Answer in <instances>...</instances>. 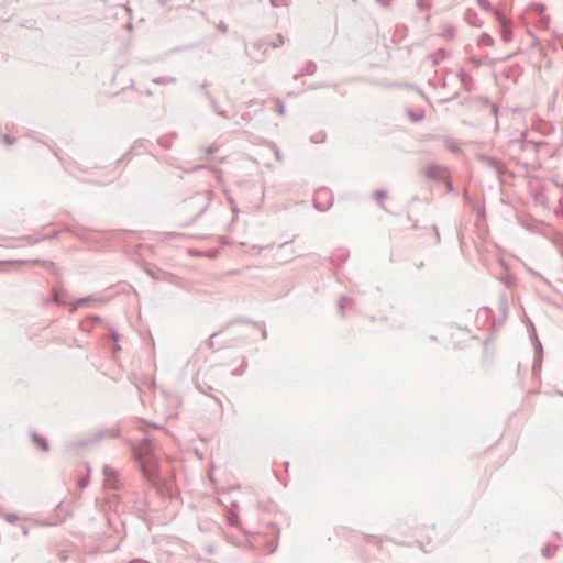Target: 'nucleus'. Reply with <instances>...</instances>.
Masks as SVG:
<instances>
[{
  "label": "nucleus",
  "instance_id": "nucleus-3",
  "mask_svg": "<svg viewBox=\"0 0 563 563\" xmlns=\"http://www.w3.org/2000/svg\"><path fill=\"white\" fill-rule=\"evenodd\" d=\"M501 26H503V40L505 42L509 41L510 38V33L509 31L506 29V24H505V21H501Z\"/></svg>",
  "mask_w": 563,
  "mask_h": 563
},
{
  "label": "nucleus",
  "instance_id": "nucleus-2",
  "mask_svg": "<svg viewBox=\"0 0 563 563\" xmlns=\"http://www.w3.org/2000/svg\"><path fill=\"white\" fill-rule=\"evenodd\" d=\"M33 441L43 450H48V444L45 439L38 437L37 434H33Z\"/></svg>",
  "mask_w": 563,
  "mask_h": 563
},
{
  "label": "nucleus",
  "instance_id": "nucleus-1",
  "mask_svg": "<svg viewBox=\"0 0 563 563\" xmlns=\"http://www.w3.org/2000/svg\"><path fill=\"white\" fill-rule=\"evenodd\" d=\"M141 450L142 452L140 454L135 452V455L140 461L143 473L148 479L155 481L157 477V470L156 462L154 461V456L151 453L152 449L148 443H145Z\"/></svg>",
  "mask_w": 563,
  "mask_h": 563
},
{
  "label": "nucleus",
  "instance_id": "nucleus-4",
  "mask_svg": "<svg viewBox=\"0 0 563 563\" xmlns=\"http://www.w3.org/2000/svg\"><path fill=\"white\" fill-rule=\"evenodd\" d=\"M377 197L380 199V198H384L385 195L380 194V192H377Z\"/></svg>",
  "mask_w": 563,
  "mask_h": 563
}]
</instances>
